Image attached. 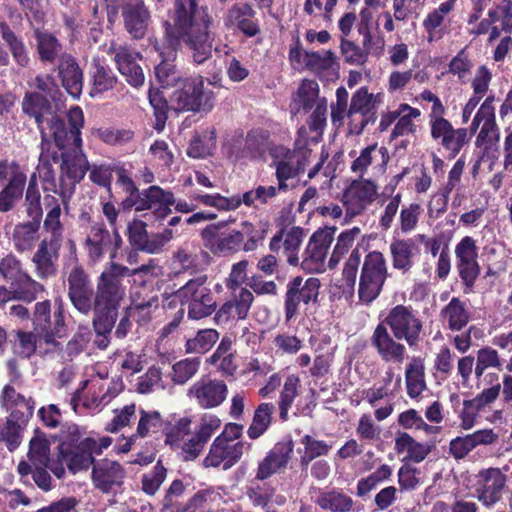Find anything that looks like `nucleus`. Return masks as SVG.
<instances>
[{"instance_id": "obj_24", "label": "nucleus", "mask_w": 512, "mask_h": 512, "mask_svg": "<svg viewBox=\"0 0 512 512\" xmlns=\"http://www.w3.org/2000/svg\"><path fill=\"white\" fill-rule=\"evenodd\" d=\"M86 243L90 259L97 261L105 253L113 258L122 244V238L117 231L110 233L103 225H95L91 228Z\"/></svg>"}, {"instance_id": "obj_12", "label": "nucleus", "mask_w": 512, "mask_h": 512, "mask_svg": "<svg viewBox=\"0 0 512 512\" xmlns=\"http://www.w3.org/2000/svg\"><path fill=\"white\" fill-rule=\"evenodd\" d=\"M47 124L50 130V136L53 138L52 143L63 152L64 149L76 147V135L81 137V129L84 125L83 111L79 106L70 108L68 112L69 127H67L65 121L57 115L47 119Z\"/></svg>"}, {"instance_id": "obj_38", "label": "nucleus", "mask_w": 512, "mask_h": 512, "mask_svg": "<svg viewBox=\"0 0 512 512\" xmlns=\"http://www.w3.org/2000/svg\"><path fill=\"white\" fill-rule=\"evenodd\" d=\"M26 175L22 171H16L0 191V212L11 211L18 200L22 198Z\"/></svg>"}, {"instance_id": "obj_29", "label": "nucleus", "mask_w": 512, "mask_h": 512, "mask_svg": "<svg viewBox=\"0 0 512 512\" xmlns=\"http://www.w3.org/2000/svg\"><path fill=\"white\" fill-rule=\"evenodd\" d=\"M55 70L67 93L75 99L79 98L83 89V71L77 60L71 54L64 53Z\"/></svg>"}, {"instance_id": "obj_17", "label": "nucleus", "mask_w": 512, "mask_h": 512, "mask_svg": "<svg viewBox=\"0 0 512 512\" xmlns=\"http://www.w3.org/2000/svg\"><path fill=\"white\" fill-rule=\"evenodd\" d=\"M124 28L133 39H143L151 22L144 0H122L120 4Z\"/></svg>"}, {"instance_id": "obj_14", "label": "nucleus", "mask_w": 512, "mask_h": 512, "mask_svg": "<svg viewBox=\"0 0 512 512\" xmlns=\"http://www.w3.org/2000/svg\"><path fill=\"white\" fill-rule=\"evenodd\" d=\"M127 236L135 250L156 254L173 238V231L166 228L161 233L149 234L147 224L142 220L134 219L127 226Z\"/></svg>"}, {"instance_id": "obj_18", "label": "nucleus", "mask_w": 512, "mask_h": 512, "mask_svg": "<svg viewBox=\"0 0 512 512\" xmlns=\"http://www.w3.org/2000/svg\"><path fill=\"white\" fill-rule=\"evenodd\" d=\"M249 447V443L226 441L223 440V437H216L204 459V465L205 467L222 465L224 470H228L241 459L244 449Z\"/></svg>"}, {"instance_id": "obj_55", "label": "nucleus", "mask_w": 512, "mask_h": 512, "mask_svg": "<svg viewBox=\"0 0 512 512\" xmlns=\"http://www.w3.org/2000/svg\"><path fill=\"white\" fill-rule=\"evenodd\" d=\"M167 477V469L158 460L152 471L142 476V490L147 495H155Z\"/></svg>"}, {"instance_id": "obj_63", "label": "nucleus", "mask_w": 512, "mask_h": 512, "mask_svg": "<svg viewBox=\"0 0 512 512\" xmlns=\"http://www.w3.org/2000/svg\"><path fill=\"white\" fill-rule=\"evenodd\" d=\"M27 424L8 417L6 426L2 431V438L6 442L9 451H14L21 443V433Z\"/></svg>"}, {"instance_id": "obj_26", "label": "nucleus", "mask_w": 512, "mask_h": 512, "mask_svg": "<svg viewBox=\"0 0 512 512\" xmlns=\"http://www.w3.org/2000/svg\"><path fill=\"white\" fill-rule=\"evenodd\" d=\"M114 60L121 75L133 87L144 84L145 76L139 61L142 57L139 52L125 46L114 48Z\"/></svg>"}, {"instance_id": "obj_11", "label": "nucleus", "mask_w": 512, "mask_h": 512, "mask_svg": "<svg viewBox=\"0 0 512 512\" xmlns=\"http://www.w3.org/2000/svg\"><path fill=\"white\" fill-rule=\"evenodd\" d=\"M389 326L395 339L405 340L410 348L418 346L422 331V322L411 307L396 305L382 321Z\"/></svg>"}, {"instance_id": "obj_57", "label": "nucleus", "mask_w": 512, "mask_h": 512, "mask_svg": "<svg viewBox=\"0 0 512 512\" xmlns=\"http://www.w3.org/2000/svg\"><path fill=\"white\" fill-rule=\"evenodd\" d=\"M299 107L305 112L311 110L319 98V87L315 81L304 80L298 88Z\"/></svg>"}, {"instance_id": "obj_48", "label": "nucleus", "mask_w": 512, "mask_h": 512, "mask_svg": "<svg viewBox=\"0 0 512 512\" xmlns=\"http://www.w3.org/2000/svg\"><path fill=\"white\" fill-rule=\"evenodd\" d=\"M161 194L162 193L156 189L155 186H150L141 193L127 194L120 205L124 211H129L133 207L137 212L144 211L147 207H151L152 200H157Z\"/></svg>"}, {"instance_id": "obj_52", "label": "nucleus", "mask_w": 512, "mask_h": 512, "mask_svg": "<svg viewBox=\"0 0 512 512\" xmlns=\"http://www.w3.org/2000/svg\"><path fill=\"white\" fill-rule=\"evenodd\" d=\"M148 98L155 116L154 128L160 132L164 129L166 124L167 114L169 111L168 102L166 97L163 95V92L159 89H150Z\"/></svg>"}, {"instance_id": "obj_37", "label": "nucleus", "mask_w": 512, "mask_h": 512, "mask_svg": "<svg viewBox=\"0 0 512 512\" xmlns=\"http://www.w3.org/2000/svg\"><path fill=\"white\" fill-rule=\"evenodd\" d=\"M161 276L162 268L156 264L155 260L150 259L148 263L133 269L131 278L132 289L162 286Z\"/></svg>"}, {"instance_id": "obj_62", "label": "nucleus", "mask_w": 512, "mask_h": 512, "mask_svg": "<svg viewBox=\"0 0 512 512\" xmlns=\"http://www.w3.org/2000/svg\"><path fill=\"white\" fill-rule=\"evenodd\" d=\"M467 129L458 128L453 129L443 139H441L442 146L450 152V158H454L461 151L464 144L467 142Z\"/></svg>"}, {"instance_id": "obj_30", "label": "nucleus", "mask_w": 512, "mask_h": 512, "mask_svg": "<svg viewBox=\"0 0 512 512\" xmlns=\"http://www.w3.org/2000/svg\"><path fill=\"white\" fill-rule=\"evenodd\" d=\"M41 152L39 156L38 171L40 178L49 188H55L56 175L53 164L59 163L61 160V150L49 138L44 128H41Z\"/></svg>"}, {"instance_id": "obj_7", "label": "nucleus", "mask_w": 512, "mask_h": 512, "mask_svg": "<svg viewBox=\"0 0 512 512\" xmlns=\"http://www.w3.org/2000/svg\"><path fill=\"white\" fill-rule=\"evenodd\" d=\"M125 291L124 283L117 282L113 277L99 276L92 310L99 325L107 327L112 320H117Z\"/></svg>"}, {"instance_id": "obj_13", "label": "nucleus", "mask_w": 512, "mask_h": 512, "mask_svg": "<svg viewBox=\"0 0 512 512\" xmlns=\"http://www.w3.org/2000/svg\"><path fill=\"white\" fill-rule=\"evenodd\" d=\"M335 231V227H325L312 234L303 253L301 262L303 270L310 273H320L325 270V259L333 242Z\"/></svg>"}, {"instance_id": "obj_42", "label": "nucleus", "mask_w": 512, "mask_h": 512, "mask_svg": "<svg viewBox=\"0 0 512 512\" xmlns=\"http://www.w3.org/2000/svg\"><path fill=\"white\" fill-rule=\"evenodd\" d=\"M441 314L447 320L448 327L452 331H460L468 324L470 319L465 303L458 297H453L442 309Z\"/></svg>"}, {"instance_id": "obj_10", "label": "nucleus", "mask_w": 512, "mask_h": 512, "mask_svg": "<svg viewBox=\"0 0 512 512\" xmlns=\"http://www.w3.org/2000/svg\"><path fill=\"white\" fill-rule=\"evenodd\" d=\"M320 286V280L315 277L304 280L301 276H295L287 283L284 297L286 322L296 318L302 305L317 303Z\"/></svg>"}, {"instance_id": "obj_19", "label": "nucleus", "mask_w": 512, "mask_h": 512, "mask_svg": "<svg viewBox=\"0 0 512 512\" xmlns=\"http://www.w3.org/2000/svg\"><path fill=\"white\" fill-rule=\"evenodd\" d=\"M477 477V498L486 508H492L502 499L507 476L499 468H488L480 470Z\"/></svg>"}, {"instance_id": "obj_9", "label": "nucleus", "mask_w": 512, "mask_h": 512, "mask_svg": "<svg viewBox=\"0 0 512 512\" xmlns=\"http://www.w3.org/2000/svg\"><path fill=\"white\" fill-rule=\"evenodd\" d=\"M270 133L264 129H252L244 137L235 139L228 150L229 158L235 162H265L272 150Z\"/></svg>"}, {"instance_id": "obj_58", "label": "nucleus", "mask_w": 512, "mask_h": 512, "mask_svg": "<svg viewBox=\"0 0 512 512\" xmlns=\"http://www.w3.org/2000/svg\"><path fill=\"white\" fill-rule=\"evenodd\" d=\"M154 186L162 194L157 200H152L151 207H147L146 210H152L155 218L162 220L171 214V206L175 204V197L171 191H166L157 185Z\"/></svg>"}, {"instance_id": "obj_25", "label": "nucleus", "mask_w": 512, "mask_h": 512, "mask_svg": "<svg viewBox=\"0 0 512 512\" xmlns=\"http://www.w3.org/2000/svg\"><path fill=\"white\" fill-rule=\"evenodd\" d=\"M371 345L376 349L380 358L385 362L402 363L405 359L406 348L388 332L387 325L379 323L371 337Z\"/></svg>"}, {"instance_id": "obj_47", "label": "nucleus", "mask_w": 512, "mask_h": 512, "mask_svg": "<svg viewBox=\"0 0 512 512\" xmlns=\"http://www.w3.org/2000/svg\"><path fill=\"white\" fill-rule=\"evenodd\" d=\"M58 258L59 254L54 255L49 250H46V246H38L32 258L37 276L40 279H47L54 276L57 271L56 262Z\"/></svg>"}, {"instance_id": "obj_59", "label": "nucleus", "mask_w": 512, "mask_h": 512, "mask_svg": "<svg viewBox=\"0 0 512 512\" xmlns=\"http://www.w3.org/2000/svg\"><path fill=\"white\" fill-rule=\"evenodd\" d=\"M200 361L198 358H187L175 363L173 369V381L176 384H184L198 371Z\"/></svg>"}, {"instance_id": "obj_60", "label": "nucleus", "mask_w": 512, "mask_h": 512, "mask_svg": "<svg viewBox=\"0 0 512 512\" xmlns=\"http://www.w3.org/2000/svg\"><path fill=\"white\" fill-rule=\"evenodd\" d=\"M340 49L344 56L345 62L348 64L362 66L367 62V52H365L363 48H360L353 41L341 37Z\"/></svg>"}, {"instance_id": "obj_31", "label": "nucleus", "mask_w": 512, "mask_h": 512, "mask_svg": "<svg viewBox=\"0 0 512 512\" xmlns=\"http://www.w3.org/2000/svg\"><path fill=\"white\" fill-rule=\"evenodd\" d=\"M54 100L37 91H30L24 94L21 103L22 112L29 118H33L41 131L46 116H54Z\"/></svg>"}, {"instance_id": "obj_5", "label": "nucleus", "mask_w": 512, "mask_h": 512, "mask_svg": "<svg viewBox=\"0 0 512 512\" xmlns=\"http://www.w3.org/2000/svg\"><path fill=\"white\" fill-rule=\"evenodd\" d=\"M175 296L188 308V317L199 320L211 315L217 307L215 296L210 287L208 276L201 274L180 287Z\"/></svg>"}, {"instance_id": "obj_50", "label": "nucleus", "mask_w": 512, "mask_h": 512, "mask_svg": "<svg viewBox=\"0 0 512 512\" xmlns=\"http://www.w3.org/2000/svg\"><path fill=\"white\" fill-rule=\"evenodd\" d=\"M300 380L294 374L289 375L284 383L279 400V417L282 421L288 420V412L296 396L298 395V386Z\"/></svg>"}, {"instance_id": "obj_51", "label": "nucleus", "mask_w": 512, "mask_h": 512, "mask_svg": "<svg viewBox=\"0 0 512 512\" xmlns=\"http://www.w3.org/2000/svg\"><path fill=\"white\" fill-rule=\"evenodd\" d=\"M301 443L304 445V454L300 457L303 468H307L315 458L326 456L331 449L325 441L316 440L308 434L302 437Z\"/></svg>"}, {"instance_id": "obj_15", "label": "nucleus", "mask_w": 512, "mask_h": 512, "mask_svg": "<svg viewBox=\"0 0 512 512\" xmlns=\"http://www.w3.org/2000/svg\"><path fill=\"white\" fill-rule=\"evenodd\" d=\"M308 150L291 151L283 146L273 155V166L276 170L278 189L288 190L287 180L295 178L305 171Z\"/></svg>"}, {"instance_id": "obj_34", "label": "nucleus", "mask_w": 512, "mask_h": 512, "mask_svg": "<svg viewBox=\"0 0 512 512\" xmlns=\"http://www.w3.org/2000/svg\"><path fill=\"white\" fill-rule=\"evenodd\" d=\"M36 51L42 63H58L64 55L63 45L52 33L36 29L34 31Z\"/></svg>"}, {"instance_id": "obj_2", "label": "nucleus", "mask_w": 512, "mask_h": 512, "mask_svg": "<svg viewBox=\"0 0 512 512\" xmlns=\"http://www.w3.org/2000/svg\"><path fill=\"white\" fill-rule=\"evenodd\" d=\"M76 147L64 149L61 152L59 184L55 188L44 187V191L58 194L64 205H67L75 192L76 185L80 183L90 169L89 161L82 149V137L76 135Z\"/></svg>"}, {"instance_id": "obj_53", "label": "nucleus", "mask_w": 512, "mask_h": 512, "mask_svg": "<svg viewBox=\"0 0 512 512\" xmlns=\"http://www.w3.org/2000/svg\"><path fill=\"white\" fill-rule=\"evenodd\" d=\"M218 338L219 333L215 329L200 330L195 338L187 341L186 350L190 353H206L213 347Z\"/></svg>"}, {"instance_id": "obj_56", "label": "nucleus", "mask_w": 512, "mask_h": 512, "mask_svg": "<svg viewBox=\"0 0 512 512\" xmlns=\"http://www.w3.org/2000/svg\"><path fill=\"white\" fill-rule=\"evenodd\" d=\"M228 227V221H219L207 225L201 231V238L204 246L209 249L212 253L219 248L221 238L224 236Z\"/></svg>"}, {"instance_id": "obj_39", "label": "nucleus", "mask_w": 512, "mask_h": 512, "mask_svg": "<svg viewBox=\"0 0 512 512\" xmlns=\"http://www.w3.org/2000/svg\"><path fill=\"white\" fill-rule=\"evenodd\" d=\"M89 75L92 83L91 96L109 91L117 83V77L111 68L100 61L92 62Z\"/></svg>"}, {"instance_id": "obj_21", "label": "nucleus", "mask_w": 512, "mask_h": 512, "mask_svg": "<svg viewBox=\"0 0 512 512\" xmlns=\"http://www.w3.org/2000/svg\"><path fill=\"white\" fill-rule=\"evenodd\" d=\"M180 45L173 43H163L156 46L161 61L154 68L156 80L163 88L176 87L178 82L182 81L183 77L180 70L173 64L177 57V51Z\"/></svg>"}, {"instance_id": "obj_44", "label": "nucleus", "mask_w": 512, "mask_h": 512, "mask_svg": "<svg viewBox=\"0 0 512 512\" xmlns=\"http://www.w3.org/2000/svg\"><path fill=\"white\" fill-rule=\"evenodd\" d=\"M407 394L417 398L426 388L424 380V364L421 358L414 357L405 372Z\"/></svg>"}, {"instance_id": "obj_49", "label": "nucleus", "mask_w": 512, "mask_h": 512, "mask_svg": "<svg viewBox=\"0 0 512 512\" xmlns=\"http://www.w3.org/2000/svg\"><path fill=\"white\" fill-rule=\"evenodd\" d=\"M253 231V225L247 221L242 223V230H226L221 238L219 248L213 254H223L237 250L244 241L245 235H250Z\"/></svg>"}, {"instance_id": "obj_32", "label": "nucleus", "mask_w": 512, "mask_h": 512, "mask_svg": "<svg viewBox=\"0 0 512 512\" xmlns=\"http://www.w3.org/2000/svg\"><path fill=\"white\" fill-rule=\"evenodd\" d=\"M292 446L285 443H277L259 463L256 479L263 481L281 468H285L289 462Z\"/></svg>"}, {"instance_id": "obj_16", "label": "nucleus", "mask_w": 512, "mask_h": 512, "mask_svg": "<svg viewBox=\"0 0 512 512\" xmlns=\"http://www.w3.org/2000/svg\"><path fill=\"white\" fill-rule=\"evenodd\" d=\"M374 95L366 87L359 88L352 96L348 109L349 129L356 135L363 133L368 124L377 120L373 103Z\"/></svg>"}, {"instance_id": "obj_4", "label": "nucleus", "mask_w": 512, "mask_h": 512, "mask_svg": "<svg viewBox=\"0 0 512 512\" xmlns=\"http://www.w3.org/2000/svg\"><path fill=\"white\" fill-rule=\"evenodd\" d=\"M32 326L40 334V341L55 350H62L63 346L58 341L67 336L68 326L65 322L64 307L60 303L51 313L49 300L37 302L32 314Z\"/></svg>"}, {"instance_id": "obj_20", "label": "nucleus", "mask_w": 512, "mask_h": 512, "mask_svg": "<svg viewBox=\"0 0 512 512\" xmlns=\"http://www.w3.org/2000/svg\"><path fill=\"white\" fill-rule=\"evenodd\" d=\"M95 448H97V443L91 438H86L75 446L60 443L58 447L59 459L65 462L68 469L75 474L95 464V459L92 455Z\"/></svg>"}, {"instance_id": "obj_46", "label": "nucleus", "mask_w": 512, "mask_h": 512, "mask_svg": "<svg viewBox=\"0 0 512 512\" xmlns=\"http://www.w3.org/2000/svg\"><path fill=\"white\" fill-rule=\"evenodd\" d=\"M489 378V382H495L492 387L484 389L480 394L471 400H464L463 405L466 410L480 411L485 406L494 402L499 396L501 385L498 382V375L495 373H488L485 379Z\"/></svg>"}, {"instance_id": "obj_35", "label": "nucleus", "mask_w": 512, "mask_h": 512, "mask_svg": "<svg viewBox=\"0 0 512 512\" xmlns=\"http://www.w3.org/2000/svg\"><path fill=\"white\" fill-rule=\"evenodd\" d=\"M0 35L15 63L21 68H27L31 63V58L23 39L17 36L5 21L0 22Z\"/></svg>"}, {"instance_id": "obj_43", "label": "nucleus", "mask_w": 512, "mask_h": 512, "mask_svg": "<svg viewBox=\"0 0 512 512\" xmlns=\"http://www.w3.org/2000/svg\"><path fill=\"white\" fill-rule=\"evenodd\" d=\"M415 243L411 239L395 240L390 244L392 265L397 270L406 272L413 266Z\"/></svg>"}, {"instance_id": "obj_8", "label": "nucleus", "mask_w": 512, "mask_h": 512, "mask_svg": "<svg viewBox=\"0 0 512 512\" xmlns=\"http://www.w3.org/2000/svg\"><path fill=\"white\" fill-rule=\"evenodd\" d=\"M388 277V268L384 255L379 251L369 252L362 264L358 297L363 303H372L382 292Z\"/></svg>"}, {"instance_id": "obj_23", "label": "nucleus", "mask_w": 512, "mask_h": 512, "mask_svg": "<svg viewBox=\"0 0 512 512\" xmlns=\"http://www.w3.org/2000/svg\"><path fill=\"white\" fill-rule=\"evenodd\" d=\"M228 394V388L222 380H204L195 382L188 390V396L195 398L203 409H211L221 405Z\"/></svg>"}, {"instance_id": "obj_3", "label": "nucleus", "mask_w": 512, "mask_h": 512, "mask_svg": "<svg viewBox=\"0 0 512 512\" xmlns=\"http://www.w3.org/2000/svg\"><path fill=\"white\" fill-rule=\"evenodd\" d=\"M69 250L73 257L71 262L72 267L67 273V295L72 306L81 314L88 315L93 310V303L95 298V287L91 276L78 263L76 257V244L73 240L67 242Z\"/></svg>"}, {"instance_id": "obj_40", "label": "nucleus", "mask_w": 512, "mask_h": 512, "mask_svg": "<svg viewBox=\"0 0 512 512\" xmlns=\"http://www.w3.org/2000/svg\"><path fill=\"white\" fill-rule=\"evenodd\" d=\"M40 222L41 220L39 219H32L31 221L17 224L14 227L12 240L18 252L29 251L34 247L38 239Z\"/></svg>"}, {"instance_id": "obj_41", "label": "nucleus", "mask_w": 512, "mask_h": 512, "mask_svg": "<svg viewBox=\"0 0 512 512\" xmlns=\"http://www.w3.org/2000/svg\"><path fill=\"white\" fill-rule=\"evenodd\" d=\"M315 503L323 510L330 512H349L353 507V499L340 489L320 491Z\"/></svg>"}, {"instance_id": "obj_27", "label": "nucleus", "mask_w": 512, "mask_h": 512, "mask_svg": "<svg viewBox=\"0 0 512 512\" xmlns=\"http://www.w3.org/2000/svg\"><path fill=\"white\" fill-rule=\"evenodd\" d=\"M253 301V293L246 288H241L238 294H234L232 299L226 301L216 311L214 316L216 324L226 325L233 319H245Z\"/></svg>"}, {"instance_id": "obj_28", "label": "nucleus", "mask_w": 512, "mask_h": 512, "mask_svg": "<svg viewBox=\"0 0 512 512\" xmlns=\"http://www.w3.org/2000/svg\"><path fill=\"white\" fill-rule=\"evenodd\" d=\"M2 407L9 412V417L27 424L33 416L35 402L32 397H25L18 393L11 385H5L2 394Z\"/></svg>"}, {"instance_id": "obj_45", "label": "nucleus", "mask_w": 512, "mask_h": 512, "mask_svg": "<svg viewBox=\"0 0 512 512\" xmlns=\"http://www.w3.org/2000/svg\"><path fill=\"white\" fill-rule=\"evenodd\" d=\"M275 411L273 403H261L255 410L252 423L247 434L250 439H258L269 428L272 421V414Z\"/></svg>"}, {"instance_id": "obj_64", "label": "nucleus", "mask_w": 512, "mask_h": 512, "mask_svg": "<svg viewBox=\"0 0 512 512\" xmlns=\"http://www.w3.org/2000/svg\"><path fill=\"white\" fill-rule=\"evenodd\" d=\"M161 415L157 411L147 412L140 410V420L137 426V435L146 437L150 431L156 432L161 427Z\"/></svg>"}, {"instance_id": "obj_61", "label": "nucleus", "mask_w": 512, "mask_h": 512, "mask_svg": "<svg viewBox=\"0 0 512 512\" xmlns=\"http://www.w3.org/2000/svg\"><path fill=\"white\" fill-rule=\"evenodd\" d=\"M422 213V207L419 203H410L408 206H403L400 211V229L403 233L413 231L419 221Z\"/></svg>"}, {"instance_id": "obj_1", "label": "nucleus", "mask_w": 512, "mask_h": 512, "mask_svg": "<svg viewBox=\"0 0 512 512\" xmlns=\"http://www.w3.org/2000/svg\"><path fill=\"white\" fill-rule=\"evenodd\" d=\"M212 22L208 7L199 6L190 0H174L170 21L164 23L163 40L166 43L180 45L182 37L198 29L210 28Z\"/></svg>"}, {"instance_id": "obj_6", "label": "nucleus", "mask_w": 512, "mask_h": 512, "mask_svg": "<svg viewBox=\"0 0 512 512\" xmlns=\"http://www.w3.org/2000/svg\"><path fill=\"white\" fill-rule=\"evenodd\" d=\"M214 100L213 91L204 87L201 76L185 77L170 95L171 105L177 111L207 113L214 107Z\"/></svg>"}, {"instance_id": "obj_54", "label": "nucleus", "mask_w": 512, "mask_h": 512, "mask_svg": "<svg viewBox=\"0 0 512 512\" xmlns=\"http://www.w3.org/2000/svg\"><path fill=\"white\" fill-rule=\"evenodd\" d=\"M49 441L45 438L42 432L37 429L35 436L30 440L29 443V457L33 462H37L40 465L47 467L49 462Z\"/></svg>"}, {"instance_id": "obj_36", "label": "nucleus", "mask_w": 512, "mask_h": 512, "mask_svg": "<svg viewBox=\"0 0 512 512\" xmlns=\"http://www.w3.org/2000/svg\"><path fill=\"white\" fill-rule=\"evenodd\" d=\"M192 50L193 60L197 64L204 63L212 55V37L209 28L198 29L182 37Z\"/></svg>"}, {"instance_id": "obj_33", "label": "nucleus", "mask_w": 512, "mask_h": 512, "mask_svg": "<svg viewBox=\"0 0 512 512\" xmlns=\"http://www.w3.org/2000/svg\"><path fill=\"white\" fill-rule=\"evenodd\" d=\"M435 448V442L420 443L407 432L398 431L395 438V451L398 454L406 453V460L420 463Z\"/></svg>"}, {"instance_id": "obj_22", "label": "nucleus", "mask_w": 512, "mask_h": 512, "mask_svg": "<svg viewBox=\"0 0 512 512\" xmlns=\"http://www.w3.org/2000/svg\"><path fill=\"white\" fill-rule=\"evenodd\" d=\"M91 478L96 489L109 494L121 488L125 469L116 461L103 459L93 465Z\"/></svg>"}]
</instances>
